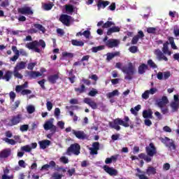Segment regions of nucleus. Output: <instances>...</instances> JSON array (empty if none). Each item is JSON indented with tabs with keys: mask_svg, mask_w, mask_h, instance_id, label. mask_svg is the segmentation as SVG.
Returning <instances> with one entry per match:
<instances>
[{
	"mask_svg": "<svg viewBox=\"0 0 179 179\" xmlns=\"http://www.w3.org/2000/svg\"><path fill=\"white\" fill-rule=\"evenodd\" d=\"M124 121L122 120L121 118H116L113 122L109 123V125L113 129H116V131H120L121 129V127L120 125H122L124 128H128L129 127V117L128 116L124 117Z\"/></svg>",
	"mask_w": 179,
	"mask_h": 179,
	"instance_id": "obj_1",
	"label": "nucleus"
},
{
	"mask_svg": "<svg viewBox=\"0 0 179 179\" xmlns=\"http://www.w3.org/2000/svg\"><path fill=\"white\" fill-rule=\"evenodd\" d=\"M25 47L28 48V50H34L35 52H41V50L38 48V47H42L43 48H45V41L44 40L41 39L38 41H34L32 42H29L26 44Z\"/></svg>",
	"mask_w": 179,
	"mask_h": 179,
	"instance_id": "obj_2",
	"label": "nucleus"
},
{
	"mask_svg": "<svg viewBox=\"0 0 179 179\" xmlns=\"http://www.w3.org/2000/svg\"><path fill=\"white\" fill-rule=\"evenodd\" d=\"M121 69L122 73L127 75L124 76V79L126 80H132V76L135 73V66H134V64L129 62L127 67L123 66Z\"/></svg>",
	"mask_w": 179,
	"mask_h": 179,
	"instance_id": "obj_3",
	"label": "nucleus"
},
{
	"mask_svg": "<svg viewBox=\"0 0 179 179\" xmlns=\"http://www.w3.org/2000/svg\"><path fill=\"white\" fill-rule=\"evenodd\" d=\"M12 51L14 52L15 55L10 58V61L13 62H16L17 59H19V57L22 55V57H27V52H25L24 49H20L17 50V47L15 45L12 46L11 48Z\"/></svg>",
	"mask_w": 179,
	"mask_h": 179,
	"instance_id": "obj_4",
	"label": "nucleus"
},
{
	"mask_svg": "<svg viewBox=\"0 0 179 179\" xmlns=\"http://www.w3.org/2000/svg\"><path fill=\"white\" fill-rule=\"evenodd\" d=\"M75 155L76 156H79L80 155V145L79 143H73L70 145L66 150V155L67 156H72Z\"/></svg>",
	"mask_w": 179,
	"mask_h": 179,
	"instance_id": "obj_5",
	"label": "nucleus"
},
{
	"mask_svg": "<svg viewBox=\"0 0 179 179\" xmlns=\"http://www.w3.org/2000/svg\"><path fill=\"white\" fill-rule=\"evenodd\" d=\"M170 107L171 108V113H177L179 109V95H173V101L170 103Z\"/></svg>",
	"mask_w": 179,
	"mask_h": 179,
	"instance_id": "obj_6",
	"label": "nucleus"
},
{
	"mask_svg": "<svg viewBox=\"0 0 179 179\" xmlns=\"http://www.w3.org/2000/svg\"><path fill=\"white\" fill-rule=\"evenodd\" d=\"M145 152L150 157H153L157 153V149L153 143H150L149 146L145 147Z\"/></svg>",
	"mask_w": 179,
	"mask_h": 179,
	"instance_id": "obj_7",
	"label": "nucleus"
},
{
	"mask_svg": "<svg viewBox=\"0 0 179 179\" xmlns=\"http://www.w3.org/2000/svg\"><path fill=\"white\" fill-rule=\"evenodd\" d=\"M12 75H13V72L11 71H6L3 75V71L0 70V80L2 79L3 80H6V82H9L12 79Z\"/></svg>",
	"mask_w": 179,
	"mask_h": 179,
	"instance_id": "obj_8",
	"label": "nucleus"
},
{
	"mask_svg": "<svg viewBox=\"0 0 179 179\" xmlns=\"http://www.w3.org/2000/svg\"><path fill=\"white\" fill-rule=\"evenodd\" d=\"M103 169L104 171L106 172L107 174H108L111 177L118 176V171L117 169H114L113 167H110L107 165H104L103 166Z\"/></svg>",
	"mask_w": 179,
	"mask_h": 179,
	"instance_id": "obj_9",
	"label": "nucleus"
},
{
	"mask_svg": "<svg viewBox=\"0 0 179 179\" xmlns=\"http://www.w3.org/2000/svg\"><path fill=\"white\" fill-rule=\"evenodd\" d=\"M17 10H18V13H20L21 15H25V16H29L34 13L33 12V10H31V8L29 6L20 8H18Z\"/></svg>",
	"mask_w": 179,
	"mask_h": 179,
	"instance_id": "obj_10",
	"label": "nucleus"
},
{
	"mask_svg": "<svg viewBox=\"0 0 179 179\" xmlns=\"http://www.w3.org/2000/svg\"><path fill=\"white\" fill-rule=\"evenodd\" d=\"M155 55L157 57L158 61H169V59L164 55V53L160 50V49H157L154 51Z\"/></svg>",
	"mask_w": 179,
	"mask_h": 179,
	"instance_id": "obj_11",
	"label": "nucleus"
},
{
	"mask_svg": "<svg viewBox=\"0 0 179 179\" xmlns=\"http://www.w3.org/2000/svg\"><path fill=\"white\" fill-rule=\"evenodd\" d=\"M73 135H75L78 139H81L82 141H85V139H87V135L85 134L83 131H76L75 129L72 130Z\"/></svg>",
	"mask_w": 179,
	"mask_h": 179,
	"instance_id": "obj_12",
	"label": "nucleus"
},
{
	"mask_svg": "<svg viewBox=\"0 0 179 179\" xmlns=\"http://www.w3.org/2000/svg\"><path fill=\"white\" fill-rule=\"evenodd\" d=\"M22 121V115L18 114L12 117L10 120V127H13V125H17Z\"/></svg>",
	"mask_w": 179,
	"mask_h": 179,
	"instance_id": "obj_13",
	"label": "nucleus"
},
{
	"mask_svg": "<svg viewBox=\"0 0 179 179\" xmlns=\"http://www.w3.org/2000/svg\"><path fill=\"white\" fill-rule=\"evenodd\" d=\"M118 45H120V41L117 39L110 38L106 42V47L108 48H114Z\"/></svg>",
	"mask_w": 179,
	"mask_h": 179,
	"instance_id": "obj_14",
	"label": "nucleus"
},
{
	"mask_svg": "<svg viewBox=\"0 0 179 179\" xmlns=\"http://www.w3.org/2000/svg\"><path fill=\"white\" fill-rule=\"evenodd\" d=\"M157 104L159 108H162V107H166L167 104H169V98L166 96H163L162 99L157 101Z\"/></svg>",
	"mask_w": 179,
	"mask_h": 179,
	"instance_id": "obj_15",
	"label": "nucleus"
},
{
	"mask_svg": "<svg viewBox=\"0 0 179 179\" xmlns=\"http://www.w3.org/2000/svg\"><path fill=\"white\" fill-rule=\"evenodd\" d=\"M59 20L65 26H69L71 24V16L68 15H62Z\"/></svg>",
	"mask_w": 179,
	"mask_h": 179,
	"instance_id": "obj_16",
	"label": "nucleus"
},
{
	"mask_svg": "<svg viewBox=\"0 0 179 179\" xmlns=\"http://www.w3.org/2000/svg\"><path fill=\"white\" fill-rule=\"evenodd\" d=\"M58 79H59V73L48 76V80L49 83H51L52 85H55Z\"/></svg>",
	"mask_w": 179,
	"mask_h": 179,
	"instance_id": "obj_17",
	"label": "nucleus"
},
{
	"mask_svg": "<svg viewBox=\"0 0 179 179\" xmlns=\"http://www.w3.org/2000/svg\"><path fill=\"white\" fill-rule=\"evenodd\" d=\"M84 103H85V104H87L88 106H90V107H91V108H92V110L97 109V103H96L94 102V101L92 100V99H90V98H85Z\"/></svg>",
	"mask_w": 179,
	"mask_h": 179,
	"instance_id": "obj_18",
	"label": "nucleus"
},
{
	"mask_svg": "<svg viewBox=\"0 0 179 179\" xmlns=\"http://www.w3.org/2000/svg\"><path fill=\"white\" fill-rule=\"evenodd\" d=\"M27 76H29V79H36V78H38V76H42L43 74L38 71H26Z\"/></svg>",
	"mask_w": 179,
	"mask_h": 179,
	"instance_id": "obj_19",
	"label": "nucleus"
},
{
	"mask_svg": "<svg viewBox=\"0 0 179 179\" xmlns=\"http://www.w3.org/2000/svg\"><path fill=\"white\" fill-rule=\"evenodd\" d=\"M10 153H12V151L10 148H6L0 152V159H7V157H9L10 156Z\"/></svg>",
	"mask_w": 179,
	"mask_h": 179,
	"instance_id": "obj_20",
	"label": "nucleus"
},
{
	"mask_svg": "<svg viewBox=\"0 0 179 179\" xmlns=\"http://www.w3.org/2000/svg\"><path fill=\"white\" fill-rule=\"evenodd\" d=\"M38 145L40 146V149H47V148L51 145V141L50 140H42L38 141Z\"/></svg>",
	"mask_w": 179,
	"mask_h": 179,
	"instance_id": "obj_21",
	"label": "nucleus"
},
{
	"mask_svg": "<svg viewBox=\"0 0 179 179\" xmlns=\"http://www.w3.org/2000/svg\"><path fill=\"white\" fill-rule=\"evenodd\" d=\"M108 5H110V1H108L99 0L97 1V7L99 10H100L101 8L104 9V8L108 6Z\"/></svg>",
	"mask_w": 179,
	"mask_h": 179,
	"instance_id": "obj_22",
	"label": "nucleus"
},
{
	"mask_svg": "<svg viewBox=\"0 0 179 179\" xmlns=\"http://www.w3.org/2000/svg\"><path fill=\"white\" fill-rule=\"evenodd\" d=\"M149 69L148 64L143 63L138 66V72L139 75H143Z\"/></svg>",
	"mask_w": 179,
	"mask_h": 179,
	"instance_id": "obj_23",
	"label": "nucleus"
},
{
	"mask_svg": "<svg viewBox=\"0 0 179 179\" xmlns=\"http://www.w3.org/2000/svg\"><path fill=\"white\" fill-rule=\"evenodd\" d=\"M143 118H153V111H152L151 109H148V110H144L143 111Z\"/></svg>",
	"mask_w": 179,
	"mask_h": 179,
	"instance_id": "obj_24",
	"label": "nucleus"
},
{
	"mask_svg": "<svg viewBox=\"0 0 179 179\" xmlns=\"http://www.w3.org/2000/svg\"><path fill=\"white\" fill-rule=\"evenodd\" d=\"M120 30V27H113L108 29L106 34L107 36H111L112 33H118Z\"/></svg>",
	"mask_w": 179,
	"mask_h": 179,
	"instance_id": "obj_25",
	"label": "nucleus"
},
{
	"mask_svg": "<svg viewBox=\"0 0 179 179\" xmlns=\"http://www.w3.org/2000/svg\"><path fill=\"white\" fill-rule=\"evenodd\" d=\"M26 69V62H18L14 67V69L17 71H22V69Z\"/></svg>",
	"mask_w": 179,
	"mask_h": 179,
	"instance_id": "obj_26",
	"label": "nucleus"
},
{
	"mask_svg": "<svg viewBox=\"0 0 179 179\" xmlns=\"http://www.w3.org/2000/svg\"><path fill=\"white\" fill-rule=\"evenodd\" d=\"M169 41L163 44L162 52L168 55H171V51L169 50Z\"/></svg>",
	"mask_w": 179,
	"mask_h": 179,
	"instance_id": "obj_27",
	"label": "nucleus"
},
{
	"mask_svg": "<svg viewBox=\"0 0 179 179\" xmlns=\"http://www.w3.org/2000/svg\"><path fill=\"white\" fill-rule=\"evenodd\" d=\"M106 55H107V57H106L107 61H111L113 58L115 57H120V52H109Z\"/></svg>",
	"mask_w": 179,
	"mask_h": 179,
	"instance_id": "obj_28",
	"label": "nucleus"
},
{
	"mask_svg": "<svg viewBox=\"0 0 179 179\" xmlns=\"http://www.w3.org/2000/svg\"><path fill=\"white\" fill-rule=\"evenodd\" d=\"M71 44L76 47H83V45H85V43L83 41L76 39L71 40Z\"/></svg>",
	"mask_w": 179,
	"mask_h": 179,
	"instance_id": "obj_29",
	"label": "nucleus"
},
{
	"mask_svg": "<svg viewBox=\"0 0 179 179\" xmlns=\"http://www.w3.org/2000/svg\"><path fill=\"white\" fill-rule=\"evenodd\" d=\"M53 125H54V124H52V121L48 120L43 124V128H44L45 131H49V129H51L52 127H53Z\"/></svg>",
	"mask_w": 179,
	"mask_h": 179,
	"instance_id": "obj_30",
	"label": "nucleus"
},
{
	"mask_svg": "<svg viewBox=\"0 0 179 179\" xmlns=\"http://www.w3.org/2000/svg\"><path fill=\"white\" fill-rule=\"evenodd\" d=\"M75 92H76V93H79V94H82V93H85V92H86V87L85 86V85H81L80 87H76L74 89Z\"/></svg>",
	"mask_w": 179,
	"mask_h": 179,
	"instance_id": "obj_31",
	"label": "nucleus"
},
{
	"mask_svg": "<svg viewBox=\"0 0 179 179\" xmlns=\"http://www.w3.org/2000/svg\"><path fill=\"white\" fill-rule=\"evenodd\" d=\"M156 173V169L153 166H150L146 169V174H148V176H155Z\"/></svg>",
	"mask_w": 179,
	"mask_h": 179,
	"instance_id": "obj_32",
	"label": "nucleus"
},
{
	"mask_svg": "<svg viewBox=\"0 0 179 179\" xmlns=\"http://www.w3.org/2000/svg\"><path fill=\"white\" fill-rule=\"evenodd\" d=\"M69 80L70 81L71 83H75V78H76L74 75H73V69H71L69 72Z\"/></svg>",
	"mask_w": 179,
	"mask_h": 179,
	"instance_id": "obj_33",
	"label": "nucleus"
},
{
	"mask_svg": "<svg viewBox=\"0 0 179 179\" xmlns=\"http://www.w3.org/2000/svg\"><path fill=\"white\" fill-rule=\"evenodd\" d=\"M111 26H115V23L111 21H107L102 25V29H108L111 27Z\"/></svg>",
	"mask_w": 179,
	"mask_h": 179,
	"instance_id": "obj_34",
	"label": "nucleus"
},
{
	"mask_svg": "<svg viewBox=\"0 0 179 179\" xmlns=\"http://www.w3.org/2000/svg\"><path fill=\"white\" fill-rule=\"evenodd\" d=\"M20 70H16L14 69L13 71V74L14 75L15 78H17V79H23V75L22 73H19Z\"/></svg>",
	"mask_w": 179,
	"mask_h": 179,
	"instance_id": "obj_35",
	"label": "nucleus"
},
{
	"mask_svg": "<svg viewBox=\"0 0 179 179\" xmlns=\"http://www.w3.org/2000/svg\"><path fill=\"white\" fill-rule=\"evenodd\" d=\"M62 56L63 58H73L75 55L72 52H63Z\"/></svg>",
	"mask_w": 179,
	"mask_h": 179,
	"instance_id": "obj_36",
	"label": "nucleus"
},
{
	"mask_svg": "<svg viewBox=\"0 0 179 179\" xmlns=\"http://www.w3.org/2000/svg\"><path fill=\"white\" fill-rule=\"evenodd\" d=\"M34 27L38 30H40V31H42V33H45V28L40 24H34Z\"/></svg>",
	"mask_w": 179,
	"mask_h": 179,
	"instance_id": "obj_37",
	"label": "nucleus"
},
{
	"mask_svg": "<svg viewBox=\"0 0 179 179\" xmlns=\"http://www.w3.org/2000/svg\"><path fill=\"white\" fill-rule=\"evenodd\" d=\"M52 6H54V3L52 2L45 3L43 6V9L45 10H51V9H52Z\"/></svg>",
	"mask_w": 179,
	"mask_h": 179,
	"instance_id": "obj_38",
	"label": "nucleus"
},
{
	"mask_svg": "<svg viewBox=\"0 0 179 179\" xmlns=\"http://www.w3.org/2000/svg\"><path fill=\"white\" fill-rule=\"evenodd\" d=\"M119 92L117 90L113 91L112 92H108L106 96L108 99H111L112 97H114L115 96H118Z\"/></svg>",
	"mask_w": 179,
	"mask_h": 179,
	"instance_id": "obj_39",
	"label": "nucleus"
},
{
	"mask_svg": "<svg viewBox=\"0 0 179 179\" xmlns=\"http://www.w3.org/2000/svg\"><path fill=\"white\" fill-rule=\"evenodd\" d=\"M105 46L104 45H99V46H96V47H93L92 48V52H97L98 51H101L103 50H104Z\"/></svg>",
	"mask_w": 179,
	"mask_h": 179,
	"instance_id": "obj_40",
	"label": "nucleus"
},
{
	"mask_svg": "<svg viewBox=\"0 0 179 179\" xmlns=\"http://www.w3.org/2000/svg\"><path fill=\"white\" fill-rule=\"evenodd\" d=\"M147 64L150 66V68H152V69H156V68H157V65H156L155 62L152 59H148Z\"/></svg>",
	"mask_w": 179,
	"mask_h": 179,
	"instance_id": "obj_41",
	"label": "nucleus"
},
{
	"mask_svg": "<svg viewBox=\"0 0 179 179\" xmlns=\"http://www.w3.org/2000/svg\"><path fill=\"white\" fill-rule=\"evenodd\" d=\"M0 6H1V8H7V6H9V0H0Z\"/></svg>",
	"mask_w": 179,
	"mask_h": 179,
	"instance_id": "obj_42",
	"label": "nucleus"
},
{
	"mask_svg": "<svg viewBox=\"0 0 179 179\" xmlns=\"http://www.w3.org/2000/svg\"><path fill=\"white\" fill-rule=\"evenodd\" d=\"M21 150H22V152H31V147H30L29 145H24L21 147Z\"/></svg>",
	"mask_w": 179,
	"mask_h": 179,
	"instance_id": "obj_43",
	"label": "nucleus"
},
{
	"mask_svg": "<svg viewBox=\"0 0 179 179\" xmlns=\"http://www.w3.org/2000/svg\"><path fill=\"white\" fill-rule=\"evenodd\" d=\"M96 94H99V91L94 88H92V90L88 93V96H90L91 97H94Z\"/></svg>",
	"mask_w": 179,
	"mask_h": 179,
	"instance_id": "obj_44",
	"label": "nucleus"
},
{
	"mask_svg": "<svg viewBox=\"0 0 179 179\" xmlns=\"http://www.w3.org/2000/svg\"><path fill=\"white\" fill-rule=\"evenodd\" d=\"M64 176L62 174H59L57 172L53 173L52 175V178L53 179H62Z\"/></svg>",
	"mask_w": 179,
	"mask_h": 179,
	"instance_id": "obj_45",
	"label": "nucleus"
},
{
	"mask_svg": "<svg viewBox=\"0 0 179 179\" xmlns=\"http://www.w3.org/2000/svg\"><path fill=\"white\" fill-rule=\"evenodd\" d=\"M3 141H5V142H6V143H8L9 145H16V141L13 139L5 138Z\"/></svg>",
	"mask_w": 179,
	"mask_h": 179,
	"instance_id": "obj_46",
	"label": "nucleus"
},
{
	"mask_svg": "<svg viewBox=\"0 0 179 179\" xmlns=\"http://www.w3.org/2000/svg\"><path fill=\"white\" fill-rule=\"evenodd\" d=\"M27 111L29 114H33V113L36 111V108H34L33 106H29L27 108Z\"/></svg>",
	"mask_w": 179,
	"mask_h": 179,
	"instance_id": "obj_47",
	"label": "nucleus"
},
{
	"mask_svg": "<svg viewBox=\"0 0 179 179\" xmlns=\"http://www.w3.org/2000/svg\"><path fill=\"white\" fill-rule=\"evenodd\" d=\"M9 96L11 103H13L15 101V99H16V93L13 92V91H11L9 93Z\"/></svg>",
	"mask_w": 179,
	"mask_h": 179,
	"instance_id": "obj_48",
	"label": "nucleus"
},
{
	"mask_svg": "<svg viewBox=\"0 0 179 179\" xmlns=\"http://www.w3.org/2000/svg\"><path fill=\"white\" fill-rule=\"evenodd\" d=\"M129 51L131 52V54H136V52H138V47L137 46H131L129 48Z\"/></svg>",
	"mask_w": 179,
	"mask_h": 179,
	"instance_id": "obj_49",
	"label": "nucleus"
},
{
	"mask_svg": "<svg viewBox=\"0 0 179 179\" xmlns=\"http://www.w3.org/2000/svg\"><path fill=\"white\" fill-rule=\"evenodd\" d=\"M20 129L22 132H26L29 131V124L21 125Z\"/></svg>",
	"mask_w": 179,
	"mask_h": 179,
	"instance_id": "obj_50",
	"label": "nucleus"
},
{
	"mask_svg": "<svg viewBox=\"0 0 179 179\" xmlns=\"http://www.w3.org/2000/svg\"><path fill=\"white\" fill-rule=\"evenodd\" d=\"M147 32L149 34H156V28L155 27H148L147 29Z\"/></svg>",
	"mask_w": 179,
	"mask_h": 179,
	"instance_id": "obj_51",
	"label": "nucleus"
},
{
	"mask_svg": "<svg viewBox=\"0 0 179 179\" xmlns=\"http://www.w3.org/2000/svg\"><path fill=\"white\" fill-rule=\"evenodd\" d=\"M36 65H37V63H36V62L29 63L27 69H29V71H33V69H34V66H36Z\"/></svg>",
	"mask_w": 179,
	"mask_h": 179,
	"instance_id": "obj_52",
	"label": "nucleus"
},
{
	"mask_svg": "<svg viewBox=\"0 0 179 179\" xmlns=\"http://www.w3.org/2000/svg\"><path fill=\"white\" fill-rule=\"evenodd\" d=\"M66 12H69L70 13H72L73 12V6L66 5Z\"/></svg>",
	"mask_w": 179,
	"mask_h": 179,
	"instance_id": "obj_53",
	"label": "nucleus"
},
{
	"mask_svg": "<svg viewBox=\"0 0 179 179\" xmlns=\"http://www.w3.org/2000/svg\"><path fill=\"white\" fill-rule=\"evenodd\" d=\"M160 109H161L162 114H164V115L169 114V107L164 106L162 108H160Z\"/></svg>",
	"mask_w": 179,
	"mask_h": 179,
	"instance_id": "obj_54",
	"label": "nucleus"
},
{
	"mask_svg": "<svg viewBox=\"0 0 179 179\" xmlns=\"http://www.w3.org/2000/svg\"><path fill=\"white\" fill-rule=\"evenodd\" d=\"M21 94H22V96H26L27 94H31V90H22L21 91Z\"/></svg>",
	"mask_w": 179,
	"mask_h": 179,
	"instance_id": "obj_55",
	"label": "nucleus"
},
{
	"mask_svg": "<svg viewBox=\"0 0 179 179\" xmlns=\"http://www.w3.org/2000/svg\"><path fill=\"white\" fill-rule=\"evenodd\" d=\"M137 36V38L139 39L141 38V40H143V37H145V34H143V31H139L138 32V34L136 35Z\"/></svg>",
	"mask_w": 179,
	"mask_h": 179,
	"instance_id": "obj_56",
	"label": "nucleus"
},
{
	"mask_svg": "<svg viewBox=\"0 0 179 179\" xmlns=\"http://www.w3.org/2000/svg\"><path fill=\"white\" fill-rule=\"evenodd\" d=\"M149 90H146L143 94L142 98L144 99V100H148L149 99Z\"/></svg>",
	"mask_w": 179,
	"mask_h": 179,
	"instance_id": "obj_57",
	"label": "nucleus"
},
{
	"mask_svg": "<svg viewBox=\"0 0 179 179\" xmlns=\"http://www.w3.org/2000/svg\"><path fill=\"white\" fill-rule=\"evenodd\" d=\"M38 85H40L41 87H42L43 90H45V86L44 85V84L45 83V79L38 81Z\"/></svg>",
	"mask_w": 179,
	"mask_h": 179,
	"instance_id": "obj_58",
	"label": "nucleus"
},
{
	"mask_svg": "<svg viewBox=\"0 0 179 179\" xmlns=\"http://www.w3.org/2000/svg\"><path fill=\"white\" fill-rule=\"evenodd\" d=\"M67 173H69V177H72V176L76 173V171L75 170V168H72L71 169H69Z\"/></svg>",
	"mask_w": 179,
	"mask_h": 179,
	"instance_id": "obj_59",
	"label": "nucleus"
},
{
	"mask_svg": "<svg viewBox=\"0 0 179 179\" xmlns=\"http://www.w3.org/2000/svg\"><path fill=\"white\" fill-rule=\"evenodd\" d=\"M46 107L48 111H51V110H52V103H51L50 101H48L46 103Z\"/></svg>",
	"mask_w": 179,
	"mask_h": 179,
	"instance_id": "obj_60",
	"label": "nucleus"
},
{
	"mask_svg": "<svg viewBox=\"0 0 179 179\" xmlns=\"http://www.w3.org/2000/svg\"><path fill=\"white\" fill-rule=\"evenodd\" d=\"M83 36H84L85 38H89L90 37V31L85 30L83 32Z\"/></svg>",
	"mask_w": 179,
	"mask_h": 179,
	"instance_id": "obj_61",
	"label": "nucleus"
},
{
	"mask_svg": "<svg viewBox=\"0 0 179 179\" xmlns=\"http://www.w3.org/2000/svg\"><path fill=\"white\" fill-rule=\"evenodd\" d=\"M170 76H171V74L170 73V71L164 72V80H167V79H169V78Z\"/></svg>",
	"mask_w": 179,
	"mask_h": 179,
	"instance_id": "obj_62",
	"label": "nucleus"
},
{
	"mask_svg": "<svg viewBox=\"0 0 179 179\" xmlns=\"http://www.w3.org/2000/svg\"><path fill=\"white\" fill-rule=\"evenodd\" d=\"M138 41H139V39L138 38V37L136 36H134L132 38L131 44H133V45L138 44Z\"/></svg>",
	"mask_w": 179,
	"mask_h": 179,
	"instance_id": "obj_63",
	"label": "nucleus"
},
{
	"mask_svg": "<svg viewBox=\"0 0 179 179\" xmlns=\"http://www.w3.org/2000/svg\"><path fill=\"white\" fill-rule=\"evenodd\" d=\"M50 131V134H55V132H57V126L54 125L52 126V128L49 129Z\"/></svg>",
	"mask_w": 179,
	"mask_h": 179,
	"instance_id": "obj_64",
	"label": "nucleus"
}]
</instances>
